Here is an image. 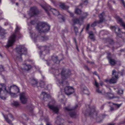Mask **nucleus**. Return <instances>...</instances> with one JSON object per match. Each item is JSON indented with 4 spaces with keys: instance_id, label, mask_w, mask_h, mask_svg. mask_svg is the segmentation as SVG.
Listing matches in <instances>:
<instances>
[{
    "instance_id": "f257e3e1",
    "label": "nucleus",
    "mask_w": 125,
    "mask_h": 125,
    "mask_svg": "<svg viewBox=\"0 0 125 125\" xmlns=\"http://www.w3.org/2000/svg\"><path fill=\"white\" fill-rule=\"evenodd\" d=\"M52 73L54 77L56 78L60 76H61L62 79H57V81L59 84V86H62L64 88V92L67 95H70L73 94L74 92L73 88L71 86H68L69 83L67 81L64 82V80L66 79L72 75L71 71H61L60 73L59 71H52Z\"/></svg>"
},
{
    "instance_id": "f03ea898",
    "label": "nucleus",
    "mask_w": 125,
    "mask_h": 125,
    "mask_svg": "<svg viewBox=\"0 0 125 125\" xmlns=\"http://www.w3.org/2000/svg\"><path fill=\"white\" fill-rule=\"evenodd\" d=\"M2 91L4 93L9 94L12 97H16L18 96L17 94L20 92V89L17 86L13 85L9 87L8 90H7L5 84H0V98L2 99L5 100L6 97L1 95V92Z\"/></svg>"
},
{
    "instance_id": "7ed1b4c3",
    "label": "nucleus",
    "mask_w": 125,
    "mask_h": 125,
    "mask_svg": "<svg viewBox=\"0 0 125 125\" xmlns=\"http://www.w3.org/2000/svg\"><path fill=\"white\" fill-rule=\"evenodd\" d=\"M88 106L89 109L83 112L84 116L85 117L88 116L91 117H97L98 112L96 111L95 106L94 105L91 107L89 104L88 105Z\"/></svg>"
},
{
    "instance_id": "20e7f679",
    "label": "nucleus",
    "mask_w": 125,
    "mask_h": 125,
    "mask_svg": "<svg viewBox=\"0 0 125 125\" xmlns=\"http://www.w3.org/2000/svg\"><path fill=\"white\" fill-rule=\"evenodd\" d=\"M17 54L16 59L20 61H22L21 56L22 55L25 54L27 52L26 48L23 45H19L16 48Z\"/></svg>"
},
{
    "instance_id": "39448f33",
    "label": "nucleus",
    "mask_w": 125,
    "mask_h": 125,
    "mask_svg": "<svg viewBox=\"0 0 125 125\" xmlns=\"http://www.w3.org/2000/svg\"><path fill=\"white\" fill-rule=\"evenodd\" d=\"M50 26L44 22H39L37 23L36 29L40 33L47 32L50 29Z\"/></svg>"
},
{
    "instance_id": "423d86ee",
    "label": "nucleus",
    "mask_w": 125,
    "mask_h": 125,
    "mask_svg": "<svg viewBox=\"0 0 125 125\" xmlns=\"http://www.w3.org/2000/svg\"><path fill=\"white\" fill-rule=\"evenodd\" d=\"M119 73L116 71H113L112 74L115 77H113L110 80L106 79L105 80L106 83H109L110 84L115 83L117 81V79L118 78Z\"/></svg>"
},
{
    "instance_id": "0eeeda50",
    "label": "nucleus",
    "mask_w": 125,
    "mask_h": 125,
    "mask_svg": "<svg viewBox=\"0 0 125 125\" xmlns=\"http://www.w3.org/2000/svg\"><path fill=\"white\" fill-rule=\"evenodd\" d=\"M78 107V105H76L73 107V109H69L67 107L64 108V109L65 111H70L69 113V114L70 116L72 118H75L76 117V113L74 110L76 109Z\"/></svg>"
},
{
    "instance_id": "6e6552de",
    "label": "nucleus",
    "mask_w": 125,
    "mask_h": 125,
    "mask_svg": "<svg viewBox=\"0 0 125 125\" xmlns=\"http://www.w3.org/2000/svg\"><path fill=\"white\" fill-rule=\"evenodd\" d=\"M16 35L15 33L12 34L9 39L6 46L8 47L12 46L16 41Z\"/></svg>"
},
{
    "instance_id": "1a4fd4ad",
    "label": "nucleus",
    "mask_w": 125,
    "mask_h": 125,
    "mask_svg": "<svg viewBox=\"0 0 125 125\" xmlns=\"http://www.w3.org/2000/svg\"><path fill=\"white\" fill-rule=\"evenodd\" d=\"M34 106L32 104H28L26 106V108L27 110L29 115L32 116L35 115L33 110Z\"/></svg>"
},
{
    "instance_id": "9d476101",
    "label": "nucleus",
    "mask_w": 125,
    "mask_h": 125,
    "mask_svg": "<svg viewBox=\"0 0 125 125\" xmlns=\"http://www.w3.org/2000/svg\"><path fill=\"white\" fill-rule=\"evenodd\" d=\"M104 15V13L103 12L100 14L98 15L99 20L98 21H95L91 25V26L92 27H94L96 25V24H100L102 23L103 22L105 21V19L103 17Z\"/></svg>"
},
{
    "instance_id": "9b49d317",
    "label": "nucleus",
    "mask_w": 125,
    "mask_h": 125,
    "mask_svg": "<svg viewBox=\"0 0 125 125\" xmlns=\"http://www.w3.org/2000/svg\"><path fill=\"white\" fill-rule=\"evenodd\" d=\"M57 62V63H59L60 61L58 59V57L57 56H52V60H49L47 62V64L48 65H52L53 64V63H56Z\"/></svg>"
},
{
    "instance_id": "f8f14e48",
    "label": "nucleus",
    "mask_w": 125,
    "mask_h": 125,
    "mask_svg": "<svg viewBox=\"0 0 125 125\" xmlns=\"http://www.w3.org/2000/svg\"><path fill=\"white\" fill-rule=\"evenodd\" d=\"M42 7L44 9L46 12L50 10H51L53 14L55 16L58 15L59 14V12L58 11L54 9H51L49 6H48L47 9L44 8L42 6Z\"/></svg>"
},
{
    "instance_id": "ddd939ff",
    "label": "nucleus",
    "mask_w": 125,
    "mask_h": 125,
    "mask_svg": "<svg viewBox=\"0 0 125 125\" xmlns=\"http://www.w3.org/2000/svg\"><path fill=\"white\" fill-rule=\"evenodd\" d=\"M48 106L49 109L52 110L56 114H58L59 109L58 107L49 104H48Z\"/></svg>"
},
{
    "instance_id": "4468645a",
    "label": "nucleus",
    "mask_w": 125,
    "mask_h": 125,
    "mask_svg": "<svg viewBox=\"0 0 125 125\" xmlns=\"http://www.w3.org/2000/svg\"><path fill=\"white\" fill-rule=\"evenodd\" d=\"M20 100L21 103L23 104H26L27 102V99L25 96L24 93H21L20 94Z\"/></svg>"
},
{
    "instance_id": "2eb2a0df",
    "label": "nucleus",
    "mask_w": 125,
    "mask_h": 125,
    "mask_svg": "<svg viewBox=\"0 0 125 125\" xmlns=\"http://www.w3.org/2000/svg\"><path fill=\"white\" fill-rule=\"evenodd\" d=\"M30 12L31 13H29V15L30 17H32L37 14L38 13V10L37 8L36 7L31 8L30 9Z\"/></svg>"
},
{
    "instance_id": "dca6fc26",
    "label": "nucleus",
    "mask_w": 125,
    "mask_h": 125,
    "mask_svg": "<svg viewBox=\"0 0 125 125\" xmlns=\"http://www.w3.org/2000/svg\"><path fill=\"white\" fill-rule=\"evenodd\" d=\"M38 48L41 49L42 50H44L43 51H41L40 52V56L41 57L42 55L44 56L46 54V51L45 50V49L47 48V47L46 46H40L39 47H38Z\"/></svg>"
},
{
    "instance_id": "f3484780",
    "label": "nucleus",
    "mask_w": 125,
    "mask_h": 125,
    "mask_svg": "<svg viewBox=\"0 0 125 125\" xmlns=\"http://www.w3.org/2000/svg\"><path fill=\"white\" fill-rule=\"evenodd\" d=\"M41 96H42V99L44 100H45V99L46 98L48 99L50 97V94H47L45 92H42V93Z\"/></svg>"
},
{
    "instance_id": "a211bd4d",
    "label": "nucleus",
    "mask_w": 125,
    "mask_h": 125,
    "mask_svg": "<svg viewBox=\"0 0 125 125\" xmlns=\"http://www.w3.org/2000/svg\"><path fill=\"white\" fill-rule=\"evenodd\" d=\"M106 98L108 99H113L115 97L113 94L110 93H108L105 94Z\"/></svg>"
},
{
    "instance_id": "6ab92c4d",
    "label": "nucleus",
    "mask_w": 125,
    "mask_h": 125,
    "mask_svg": "<svg viewBox=\"0 0 125 125\" xmlns=\"http://www.w3.org/2000/svg\"><path fill=\"white\" fill-rule=\"evenodd\" d=\"M116 19L117 22H118V23H120V25L125 29V23L123 22L122 19L119 16L116 17Z\"/></svg>"
},
{
    "instance_id": "aec40b11",
    "label": "nucleus",
    "mask_w": 125,
    "mask_h": 125,
    "mask_svg": "<svg viewBox=\"0 0 125 125\" xmlns=\"http://www.w3.org/2000/svg\"><path fill=\"white\" fill-rule=\"evenodd\" d=\"M81 18H79V20L77 18H75L73 19V21L74 23H78L81 24L83 23V21L82 22V21Z\"/></svg>"
},
{
    "instance_id": "412c9836",
    "label": "nucleus",
    "mask_w": 125,
    "mask_h": 125,
    "mask_svg": "<svg viewBox=\"0 0 125 125\" xmlns=\"http://www.w3.org/2000/svg\"><path fill=\"white\" fill-rule=\"evenodd\" d=\"M111 29L112 30H114L115 31L116 33L118 35V33H120V29L118 28H116L115 26H112L111 27Z\"/></svg>"
},
{
    "instance_id": "4be33fe9",
    "label": "nucleus",
    "mask_w": 125,
    "mask_h": 125,
    "mask_svg": "<svg viewBox=\"0 0 125 125\" xmlns=\"http://www.w3.org/2000/svg\"><path fill=\"white\" fill-rule=\"evenodd\" d=\"M31 83L32 85H37L38 83V82L36 79L34 78H32V79L31 81Z\"/></svg>"
},
{
    "instance_id": "5701e85b",
    "label": "nucleus",
    "mask_w": 125,
    "mask_h": 125,
    "mask_svg": "<svg viewBox=\"0 0 125 125\" xmlns=\"http://www.w3.org/2000/svg\"><path fill=\"white\" fill-rule=\"evenodd\" d=\"M24 66V68H22V69L25 70H28L31 69V66L30 65H26V64L23 65Z\"/></svg>"
},
{
    "instance_id": "b1692460",
    "label": "nucleus",
    "mask_w": 125,
    "mask_h": 125,
    "mask_svg": "<svg viewBox=\"0 0 125 125\" xmlns=\"http://www.w3.org/2000/svg\"><path fill=\"white\" fill-rule=\"evenodd\" d=\"M108 59L109 62L111 65H114L116 63V62L114 59L109 58Z\"/></svg>"
},
{
    "instance_id": "393cba45",
    "label": "nucleus",
    "mask_w": 125,
    "mask_h": 125,
    "mask_svg": "<svg viewBox=\"0 0 125 125\" xmlns=\"http://www.w3.org/2000/svg\"><path fill=\"white\" fill-rule=\"evenodd\" d=\"M5 34V30L0 27V36H2Z\"/></svg>"
},
{
    "instance_id": "a878e982",
    "label": "nucleus",
    "mask_w": 125,
    "mask_h": 125,
    "mask_svg": "<svg viewBox=\"0 0 125 125\" xmlns=\"http://www.w3.org/2000/svg\"><path fill=\"white\" fill-rule=\"evenodd\" d=\"M60 8L63 9H68L69 7L68 6H65L64 4H61L60 5Z\"/></svg>"
},
{
    "instance_id": "bb28decb",
    "label": "nucleus",
    "mask_w": 125,
    "mask_h": 125,
    "mask_svg": "<svg viewBox=\"0 0 125 125\" xmlns=\"http://www.w3.org/2000/svg\"><path fill=\"white\" fill-rule=\"evenodd\" d=\"M4 116L5 120L8 123L10 124H11V121L8 118L7 116L4 115Z\"/></svg>"
},
{
    "instance_id": "cd10ccee",
    "label": "nucleus",
    "mask_w": 125,
    "mask_h": 125,
    "mask_svg": "<svg viewBox=\"0 0 125 125\" xmlns=\"http://www.w3.org/2000/svg\"><path fill=\"white\" fill-rule=\"evenodd\" d=\"M123 90L121 89H119L117 91V94L120 95H122L123 94Z\"/></svg>"
},
{
    "instance_id": "c85d7f7f",
    "label": "nucleus",
    "mask_w": 125,
    "mask_h": 125,
    "mask_svg": "<svg viewBox=\"0 0 125 125\" xmlns=\"http://www.w3.org/2000/svg\"><path fill=\"white\" fill-rule=\"evenodd\" d=\"M41 40L42 41H45L48 40V38L45 36H41L40 38Z\"/></svg>"
},
{
    "instance_id": "c756f323",
    "label": "nucleus",
    "mask_w": 125,
    "mask_h": 125,
    "mask_svg": "<svg viewBox=\"0 0 125 125\" xmlns=\"http://www.w3.org/2000/svg\"><path fill=\"white\" fill-rule=\"evenodd\" d=\"M36 36V34L35 33H32L31 35V36L34 41L37 38V36Z\"/></svg>"
},
{
    "instance_id": "7c9ffc66",
    "label": "nucleus",
    "mask_w": 125,
    "mask_h": 125,
    "mask_svg": "<svg viewBox=\"0 0 125 125\" xmlns=\"http://www.w3.org/2000/svg\"><path fill=\"white\" fill-rule=\"evenodd\" d=\"M39 86L41 88L44 87V86L45 83L43 81H41L39 82Z\"/></svg>"
},
{
    "instance_id": "2f4dec72",
    "label": "nucleus",
    "mask_w": 125,
    "mask_h": 125,
    "mask_svg": "<svg viewBox=\"0 0 125 125\" xmlns=\"http://www.w3.org/2000/svg\"><path fill=\"white\" fill-rule=\"evenodd\" d=\"M75 12L77 14H80L81 13V11L80 9L76 8L75 10Z\"/></svg>"
},
{
    "instance_id": "473e14b6",
    "label": "nucleus",
    "mask_w": 125,
    "mask_h": 125,
    "mask_svg": "<svg viewBox=\"0 0 125 125\" xmlns=\"http://www.w3.org/2000/svg\"><path fill=\"white\" fill-rule=\"evenodd\" d=\"M22 117L24 120H29L28 118L27 117L26 115L25 114H24L23 115Z\"/></svg>"
},
{
    "instance_id": "72a5a7b5",
    "label": "nucleus",
    "mask_w": 125,
    "mask_h": 125,
    "mask_svg": "<svg viewBox=\"0 0 125 125\" xmlns=\"http://www.w3.org/2000/svg\"><path fill=\"white\" fill-rule=\"evenodd\" d=\"M88 15V14L87 13H83V17L81 18V19H82L81 20L82 22V21H83V19L86 17Z\"/></svg>"
},
{
    "instance_id": "f704fd0d",
    "label": "nucleus",
    "mask_w": 125,
    "mask_h": 125,
    "mask_svg": "<svg viewBox=\"0 0 125 125\" xmlns=\"http://www.w3.org/2000/svg\"><path fill=\"white\" fill-rule=\"evenodd\" d=\"M12 104L14 106L16 107L19 105V104L18 102L17 101H14L13 103Z\"/></svg>"
},
{
    "instance_id": "c9c22d12",
    "label": "nucleus",
    "mask_w": 125,
    "mask_h": 125,
    "mask_svg": "<svg viewBox=\"0 0 125 125\" xmlns=\"http://www.w3.org/2000/svg\"><path fill=\"white\" fill-rule=\"evenodd\" d=\"M96 120L98 123H100L102 122V120L100 119V118L99 117H97Z\"/></svg>"
},
{
    "instance_id": "e433bc0d",
    "label": "nucleus",
    "mask_w": 125,
    "mask_h": 125,
    "mask_svg": "<svg viewBox=\"0 0 125 125\" xmlns=\"http://www.w3.org/2000/svg\"><path fill=\"white\" fill-rule=\"evenodd\" d=\"M112 104L113 105H116L117 107L118 108H119L122 105L121 104H116L114 103H113Z\"/></svg>"
},
{
    "instance_id": "4c0bfd02",
    "label": "nucleus",
    "mask_w": 125,
    "mask_h": 125,
    "mask_svg": "<svg viewBox=\"0 0 125 125\" xmlns=\"http://www.w3.org/2000/svg\"><path fill=\"white\" fill-rule=\"evenodd\" d=\"M82 2H83L85 5H86L88 3L87 0H82Z\"/></svg>"
},
{
    "instance_id": "58836bf2",
    "label": "nucleus",
    "mask_w": 125,
    "mask_h": 125,
    "mask_svg": "<svg viewBox=\"0 0 125 125\" xmlns=\"http://www.w3.org/2000/svg\"><path fill=\"white\" fill-rule=\"evenodd\" d=\"M94 85L97 88L99 86L98 83L95 80V81Z\"/></svg>"
},
{
    "instance_id": "ea45409f",
    "label": "nucleus",
    "mask_w": 125,
    "mask_h": 125,
    "mask_svg": "<svg viewBox=\"0 0 125 125\" xmlns=\"http://www.w3.org/2000/svg\"><path fill=\"white\" fill-rule=\"evenodd\" d=\"M96 92L98 93H101L102 92L99 89V88L98 87L96 89Z\"/></svg>"
},
{
    "instance_id": "a19ab883",
    "label": "nucleus",
    "mask_w": 125,
    "mask_h": 125,
    "mask_svg": "<svg viewBox=\"0 0 125 125\" xmlns=\"http://www.w3.org/2000/svg\"><path fill=\"white\" fill-rule=\"evenodd\" d=\"M109 43L110 44H113L114 43V42L113 40L112 39H110V40L109 41Z\"/></svg>"
},
{
    "instance_id": "79ce46f5",
    "label": "nucleus",
    "mask_w": 125,
    "mask_h": 125,
    "mask_svg": "<svg viewBox=\"0 0 125 125\" xmlns=\"http://www.w3.org/2000/svg\"><path fill=\"white\" fill-rule=\"evenodd\" d=\"M4 69V68L3 66L1 65H0V70H3Z\"/></svg>"
},
{
    "instance_id": "37998d69",
    "label": "nucleus",
    "mask_w": 125,
    "mask_h": 125,
    "mask_svg": "<svg viewBox=\"0 0 125 125\" xmlns=\"http://www.w3.org/2000/svg\"><path fill=\"white\" fill-rule=\"evenodd\" d=\"M89 37L91 39L93 40L94 39V35H89Z\"/></svg>"
},
{
    "instance_id": "c03bdc74",
    "label": "nucleus",
    "mask_w": 125,
    "mask_h": 125,
    "mask_svg": "<svg viewBox=\"0 0 125 125\" xmlns=\"http://www.w3.org/2000/svg\"><path fill=\"white\" fill-rule=\"evenodd\" d=\"M74 29L75 32L76 33L78 32V28L75 27H74Z\"/></svg>"
},
{
    "instance_id": "a18cd8bd",
    "label": "nucleus",
    "mask_w": 125,
    "mask_h": 125,
    "mask_svg": "<svg viewBox=\"0 0 125 125\" xmlns=\"http://www.w3.org/2000/svg\"><path fill=\"white\" fill-rule=\"evenodd\" d=\"M90 25L89 24H88L87 25V27L86 28V30H88L89 28Z\"/></svg>"
},
{
    "instance_id": "49530a36",
    "label": "nucleus",
    "mask_w": 125,
    "mask_h": 125,
    "mask_svg": "<svg viewBox=\"0 0 125 125\" xmlns=\"http://www.w3.org/2000/svg\"><path fill=\"white\" fill-rule=\"evenodd\" d=\"M58 120H56L55 121V123H56L58 125H61V124L59 122H58Z\"/></svg>"
},
{
    "instance_id": "de8ad7c7",
    "label": "nucleus",
    "mask_w": 125,
    "mask_h": 125,
    "mask_svg": "<svg viewBox=\"0 0 125 125\" xmlns=\"http://www.w3.org/2000/svg\"><path fill=\"white\" fill-rule=\"evenodd\" d=\"M10 116V117L13 120V115L11 114H9Z\"/></svg>"
},
{
    "instance_id": "09e8293b",
    "label": "nucleus",
    "mask_w": 125,
    "mask_h": 125,
    "mask_svg": "<svg viewBox=\"0 0 125 125\" xmlns=\"http://www.w3.org/2000/svg\"><path fill=\"white\" fill-rule=\"evenodd\" d=\"M89 35H93V33L92 31H90L89 32Z\"/></svg>"
},
{
    "instance_id": "8fccbe9b",
    "label": "nucleus",
    "mask_w": 125,
    "mask_h": 125,
    "mask_svg": "<svg viewBox=\"0 0 125 125\" xmlns=\"http://www.w3.org/2000/svg\"><path fill=\"white\" fill-rule=\"evenodd\" d=\"M19 30V27L18 26H16V29L15 30V31L16 32L18 31Z\"/></svg>"
},
{
    "instance_id": "3c124183",
    "label": "nucleus",
    "mask_w": 125,
    "mask_h": 125,
    "mask_svg": "<svg viewBox=\"0 0 125 125\" xmlns=\"http://www.w3.org/2000/svg\"><path fill=\"white\" fill-rule=\"evenodd\" d=\"M69 12V13L70 14V16L71 17H72L73 16V13H72L71 12Z\"/></svg>"
},
{
    "instance_id": "603ef678",
    "label": "nucleus",
    "mask_w": 125,
    "mask_h": 125,
    "mask_svg": "<svg viewBox=\"0 0 125 125\" xmlns=\"http://www.w3.org/2000/svg\"><path fill=\"white\" fill-rule=\"evenodd\" d=\"M35 23V22L34 21H32L31 22V23L32 24H34Z\"/></svg>"
},
{
    "instance_id": "864d4df0",
    "label": "nucleus",
    "mask_w": 125,
    "mask_h": 125,
    "mask_svg": "<svg viewBox=\"0 0 125 125\" xmlns=\"http://www.w3.org/2000/svg\"><path fill=\"white\" fill-rule=\"evenodd\" d=\"M45 121L46 122H48L49 121V119L48 118H46L45 119Z\"/></svg>"
},
{
    "instance_id": "5fc2aeb1",
    "label": "nucleus",
    "mask_w": 125,
    "mask_h": 125,
    "mask_svg": "<svg viewBox=\"0 0 125 125\" xmlns=\"http://www.w3.org/2000/svg\"><path fill=\"white\" fill-rule=\"evenodd\" d=\"M106 115L104 114L102 115V117L104 118Z\"/></svg>"
},
{
    "instance_id": "6e6d98bb",
    "label": "nucleus",
    "mask_w": 125,
    "mask_h": 125,
    "mask_svg": "<svg viewBox=\"0 0 125 125\" xmlns=\"http://www.w3.org/2000/svg\"><path fill=\"white\" fill-rule=\"evenodd\" d=\"M124 71H122V72L120 73L121 75L123 76L124 75L123 72Z\"/></svg>"
},
{
    "instance_id": "4d7b16f0",
    "label": "nucleus",
    "mask_w": 125,
    "mask_h": 125,
    "mask_svg": "<svg viewBox=\"0 0 125 125\" xmlns=\"http://www.w3.org/2000/svg\"><path fill=\"white\" fill-rule=\"evenodd\" d=\"M107 125H114V124L113 123H110L107 124Z\"/></svg>"
},
{
    "instance_id": "13d9d810",
    "label": "nucleus",
    "mask_w": 125,
    "mask_h": 125,
    "mask_svg": "<svg viewBox=\"0 0 125 125\" xmlns=\"http://www.w3.org/2000/svg\"><path fill=\"white\" fill-rule=\"evenodd\" d=\"M114 108L113 107H112L111 108L110 110L111 111H113L114 110Z\"/></svg>"
},
{
    "instance_id": "bf43d9fd",
    "label": "nucleus",
    "mask_w": 125,
    "mask_h": 125,
    "mask_svg": "<svg viewBox=\"0 0 125 125\" xmlns=\"http://www.w3.org/2000/svg\"><path fill=\"white\" fill-rule=\"evenodd\" d=\"M94 74L96 75H97V72H96V71H95L94 72V73H93Z\"/></svg>"
},
{
    "instance_id": "052dcab7",
    "label": "nucleus",
    "mask_w": 125,
    "mask_h": 125,
    "mask_svg": "<svg viewBox=\"0 0 125 125\" xmlns=\"http://www.w3.org/2000/svg\"><path fill=\"white\" fill-rule=\"evenodd\" d=\"M39 71V72L42 75V78L43 79H44V76H42L41 73V71Z\"/></svg>"
},
{
    "instance_id": "680f3d73",
    "label": "nucleus",
    "mask_w": 125,
    "mask_h": 125,
    "mask_svg": "<svg viewBox=\"0 0 125 125\" xmlns=\"http://www.w3.org/2000/svg\"><path fill=\"white\" fill-rule=\"evenodd\" d=\"M104 105H102L101 107V109H103V108H104Z\"/></svg>"
},
{
    "instance_id": "e2e57ef3",
    "label": "nucleus",
    "mask_w": 125,
    "mask_h": 125,
    "mask_svg": "<svg viewBox=\"0 0 125 125\" xmlns=\"http://www.w3.org/2000/svg\"><path fill=\"white\" fill-rule=\"evenodd\" d=\"M8 22H6L5 23V25H8Z\"/></svg>"
},
{
    "instance_id": "0e129e2a",
    "label": "nucleus",
    "mask_w": 125,
    "mask_h": 125,
    "mask_svg": "<svg viewBox=\"0 0 125 125\" xmlns=\"http://www.w3.org/2000/svg\"><path fill=\"white\" fill-rule=\"evenodd\" d=\"M74 41L75 43H76V39H75V38L74 39Z\"/></svg>"
},
{
    "instance_id": "69168bd1",
    "label": "nucleus",
    "mask_w": 125,
    "mask_h": 125,
    "mask_svg": "<svg viewBox=\"0 0 125 125\" xmlns=\"http://www.w3.org/2000/svg\"><path fill=\"white\" fill-rule=\"evenodd\" d=\"M46 125H51L50 124H49L48 123H47Z\"/></svg>"
},
{
    "instance_id": "338daca9",
    "label": "nucleus",
    "mask_w": 125,
    "mask_h": 125,
    "mask_svg": "<svg viewBox=\"0 0 125 125\" xmlns=\"http://www.w3.org/2000/svg\"><path fill=\"white\" fill-rule=\"evenodd\" d=\"M0 56H1V57H2V55L0 53Z\"/></svg>"
},
{
    "instance_id": "774afa93",
    "label": "nucleus",
    "mask_w": 125,
    "mask_h": 125,
    "mask_svg": "<svg viewBox=\"0 0 125 125\" xmlns=\"http://www.w3.org/2000/svg\"><path fill=\"white\" fill-rule=\"evenodd\" d=\"M100 84V85L102 86V84L101 83Z\"/></svg>"
}]
</instances>
